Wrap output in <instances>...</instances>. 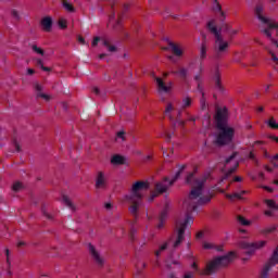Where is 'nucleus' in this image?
I'll return each instance as SVG.
<instances>
[{
    "label": "nucleus",
    "mask_w": 278,
    "mask_h": 278,
    "mask_svg": "<svg viewBox=\"0 0 278 278\" xmlns=\"http://www.w3.org/2000/svg\"><path fill=\"white\" fill-rule=\"evenodd\" d=\"M63 202L64 204L72 210V212H77V206L71 201V198L67 195H63Z\"/></svg>",
    "instance_id": "f3484780"
},
{
    "label": "nucleus",
    "mask_w": 278,
    "mask_h": 278,
    "mask_svg": "<svg viewBox=\"0 0 278 278\" xmlns=\"http://www.w3.org/2000/svg\"><path fill=\"white\" fill-rule=\"evenodd\" d=\"M194 81H197V84H203V78L201 77V74L194 76Z\"/></svg>",
    "instance_id": "49530a36"
},
{
    "label": "nucleus",
    "mask_w": 278,
    "mask_h": 278,
    "mask_svg": "<svg viewBox=\"0 0 278 278\" xmlns=\"http://www.w3.org/2000/svg\"><path fill=\"white\" fill-rule=\"evenodd\" d=\"M268 126L271 128V129H278V124L277 122L275 121V117H270L269 121H268Z\"/></svg>",
    "instance_id": "72a5a7b5"
},
{
    "label": "nucleus",
    "mask_w": 278,
    "mask_h": 278,
    "mask_svg": "<svg viewBox=\"0 0 278 278\" xmlns=\"http://www.w3.org/2000/svg\"><path fill=\"white\" fill-rule=\"evenodd\" d=\"M37 98L45 99V101H51V96L46 93H37Z\"/></svg>",
    "instance_id": "c9c22d12"
},
{
    "label": "nucleus",
    "mask_w": 278,
    "mask_h": 278,
    "mask_svg": "<svg viewBox=\"0 0 278 278\" xmlns=\"http://www.w3.org/2000/svg\"><path fill=\"white\" fill-rule=\"evenodd\" d=\"M100 40H101V37H94L91 42V47H97V45H99Z\"/></svg>",
    "instance_id": "a18cd8bd"
},
{
    "label": "nucleus",
    "mask_w": 278,
    "mask_h": 278,
    "mask_svg": "<svg viewBox=\"0 0 278 278\" xmlns=\"http://www.w3.org/2000/svg\"><path fill=\"white\" fill-rule=\"evenodd\" d=\"M168 45L172 48L174 55H177V58H181L184 55V51H181L177 45L173 43L172 41H168Z\"/></svg>",
    "instance_id": "dca6fc26"
},
{
    "label": "nucleus",
    "mask_w": 278,
    "mask_h": 278,
    "mask_svg": "<svg viewBox=\"0 0 278 278\" xmlns=\"http://www.w3.org/2000/svg\"><path fill=\"white\" fill-rule=\"evenodd\" d=\"M275 229H277L275 226L269 227V228H265L263 230V233H273V231H275Z\"/></svg>",
    "instance_id": "c03bdc74"
},
{
    "label": "nucleus",
    "mask_w": 278,
    "mask_h": 278,
    "mask_svg": "<svg viewBox=\"0 0 278 278\" xmlns=\"http://www.w3.org/2000/svg\"><path fill=\"white\" fill-rule=\"evenodd\" d=\"M35 90H37V92H42V86L39 84L35 85Z\"/></svg>",
    "instance_id": "5fc2aeb1"
},
{
    "label": "nucleus",
    "mask_w": 278,
    "mask_h": 278,
    "mask_svg": "<svg viewBox=\"0 0 278 278\" xmlns=\"http://www.w3.org/2000/svg\"><path fill=\"white\" fill-rule=\"evenodd\" d=\"M13 147H15V151H17V153H21V144L16 139H13Z\"/></svg>",
    "instance_id": "ea45409f"
},
{
    "label": "nucleus",
    "mask_w": 278,
    "mask_h": 278,
    "mask_svg": "<svg viewBox=\"0 0 278 278\" xmlns=\"http://www.w3.org/2000/svg\"><path fill=\"white\" fill-rule=\"evenodd\" d=\"M262 34H265V36H267V37L269 38V40H270L274 45H276V47H277L278 42H277V40H275V39L273 38V34L270 33L269 29H263V30H262Z\"/></svg>",
    "instance_id": "cd10ccee"
},
{
    "label": "nucleus",
    "mask_w": 278,
    "mask_h": 278,
    "mask_svg": "<svg viewBox=\"0 0 278 278\" xmlns=\"http://www.w3.org/2000/svg\"><path fill=\"white\" fill-rule=\"evenodd\" d=\"M207 181V176H202L201 178H194V173H190L186 177V184L191 186V191L188 197L184 201V207L187 210L185 219L176 222L175 233L176 240L173 243V249H179L181 247V242L186 240V229H188V225L193 223L192 212L199 207V205H205V203H210L212 198L210 195L203 194V188H205V182Z\"/></svg>",
    "instance_id": "f257e3e1"
},
{
    "label": "nucleus",
    "mask_w": 278,
    "mask_h": 278,
    "mask_svg": "<svg viewBox=\"0 0 278 278\" xmlns=\"http://www.w3.org/2000/svg\"><path fill=\"white\" fill-rule=\"evenodd\" d=\"M201 110H205V92H202V98L200 99Z\"/></svg>",
    "instance_id": "58836bf2"
},
{
    "label": "nucleus",
    "mask_w": 278,
    "mask_h": 278,
    "mask_svg": "<svg viewBox=\"0 0 278 278\" xmlns=\"http://www.w3.org/2000/svg\"><path fill=\"white\" fill-rule=\"evenodd\" d=\"M102 43L104 45V47H106V49H108V51H110V53H116V51H118L116 46L110 45V40H108V39H103Z\"/></svg>",
    "instance_id": "6ab92c4d"
},
{
    "label": "nucleus",
    "mask_w": 278,
    "mask_h": 278,
    "mask_svg": "<svg viewBox=\"0 0 278 278\" xmlns=\"http://www.w3.org/2000/svg\"><path fill=\"white\" fill-rule=\"evenodd\" d=\"M278 264V245L274 250L271 256L269 257L268 262L264 265L261 271V278L268 277V273L270 271L271 266H277Z\"/></svg>",
    "instance_id": "423d86ee"
},
{
    "label": "nucleus",
    "mask_w": 278,
    "mask_h": 278,
    "mask_svg": "<svg viewBox=\"0 0 278 278\" xmlns=\"http://www.w3.org/2000/svg\"><path fill=\"white\" fill-rule=\"evenodd\" d=\"M36 65L40 66L41 71H45L46 73H51V67L45 66L41 59H36Z\"/></svg>",
    "instance_id": "b1692460"
},
{
    "label": "nucleus",
    "mask_w": 278,
    "mask_h": 278,
    "mask_svg": "<svg viewBox=\"0 0 278 278\" xmlns=\"http://www.w3.org/2000/svg\"><path fill=\"white\" fill-rule=\"evenodd\" d=\"M59 27H60L61 29H66V28L68 27L66 20L60 18V20H59Z\"/></svg>",
    "instance_id": "f704fd0d"
},
{
    "label": "nucleus",
    "mask_w": 278,
    "mask_h": 278,
    "mask_svg": "<svg viewBox=\"0 0 278 278\" xmlns=\"http://www.w3.org/2000/svg\"><path fill=\"white\" fill-rule=\"evenodd\" d=\"M177 121V123H178V125L180 126V127H186V122H184V121H181V119H176Z\"/></svg>",
    "instance_id": "6e6d98bb"
},
{
    "label": "nucleus",
    "mask_w": 278,
    "mask_h": 278,
    "mask_svg": "<svg viewBox=\"0 0 278 278\" xmlns=\"http://www.w3.org/2000/svg\"><path fill=\"white\" fill-rule=\"evenodd\" d=\"M40 24L43 31H51V28L53 27V20L51 16H46L41 20Z\"/></svg>",
    "instance_id": "ddd939ff"
},
{
    "label": "nucleus",
    "mask_w": 278,
    "mask_h": 278,
    "mask_svg": "<svg viewBox=\"0 0 278 278\" xmlns=\"http://www.w3.org/2000/svg\"><path fill=\"white\" fill-rule=\"evenodd\" d=\"M216 128L219 130L215 144L217 147H226V144H231L233 142V136L236 130L227 125V108L217 109L216 115Z\"/></svg>",
    "instance_id": "f03ea898"
},
{
    "label": "nucleus",
    "mask_w": 278,
    "mask_h": 278,
    "mask_svg": "<svg viewBox=\"0 0 278 278\" xmlns=\"http://www.w3.org/2000/svg\"><path fill=\"white\" fill-rule=\"evenodd\" d=\"M226 199H229L230 201H233V199H238L239 201H242V193L235 192L232 194H226Z\"/></svg>",
    "instance_id": "393cba45"
},
{
    "label": "nucleus",
    "mask_w": 278,
    "mask_h": 278,
    "mask_svg": "<svg viewBox=\"0 0 278 278\" xmlns=\"http://www.w3.org/2000/svg\"><path fill=\"white\" fill-rule=\"evenodd\" d=\"M184 278H194V273L187 271V273H185Z\"/></svg>",
    "instance_id": "de8ad7c7"
},
{
    "label": "nucleus",
    "mask_w": 278,
    "mask_h": 278,
    "mask_svg": "<svg viewBox=\"0 0 278 278\" xmlns=\"http://www.w3.org/2000/svg\"><path fill=\"white\" fill-rule=\"evenodd\" d=\"M238 152H233L228 159H226L225 164H229L232 160H236Z\"/></svg>",
    "instance_id": "e433bc0d"
},
{
    "label": "nucleus",
    "mask_w": 278,
    "mask_h": 278,
    "mask_svg": "<svg viewBox=\"0 0 278 278\" xmlns=\"http://www.w3.org/2000/svg\"><path fill=\"white\" fill-rule=\"evenodd\" d=\"M207 28L215 36V46H214V59L220 60L223 55H225L229 49V42L225 41L223 38V34L220 31H229L230 26L225 24L220 30L214 25V21L207 23Z\"/></svg>",
    "instance_id": "20e7f679"
},
{
    "label": "nucleus",
    "mask_w": 278,
    "mask_h": 278,
    "mask_svg": "<svg viewBox=\"0 0 278 278\" xmlns=\"http://www.w3.org/2000/svg\"><path fill=\"white\" fill-rule=\"evenodd\" d=\"M184 170H186V165H182L180 169L175 174L174 178L169 180V186H173L175 181L181 177V173H184Z\"/></svg>",
    "instance_id": "aec40b11"
},
{
    "label": "nucleus",
    "mask_w": 278,
    "mask_h": 278,
    "mask_svg": "<svg viewBox=\"0 0 278 278\" xmlns=\"http://www.w3.org/2000/svg\"><path fill=\"white\" fill-rule=\"evenodd\" d=\"M156 197H160V193H157V191L154 190L149 198L150 203H152V201H154Z\"/></svg>",
    "instance_id": "79ce46f5"
},
{
    "label": "nucleus",
    "mask_w": 278,
    "mask_h": 278,
    "mask_svg": "<svg viewBox=\"0 0 278 278\" xmlns=\"http://www.w3.org/2000/svg\"><path fill=\"white\" fill-rule=\"evenodd\" d=\"M173 75H179L181 79H186L188 77V70L185 67H180L178 72H172Z\"/></svg>",
    "instance_id": "412c9836"
},
{
    "label": "nucleus",
    "mask_w": 278,
    "mask_h": 278,
    "mask_svg": "<svg viewBox=\"0 0 278 278\" xmlns=\"http://www.w3.org/2000/svg\"><path fill=\"white\" fill-rule=\"evenodd\" d=\"M151 160H153V155H147V156L143 159V162H151Z\"/></svg>",
    "instance_id": "13d9d810"
},
{
    "label": "nucleus",
    "mask_w": 278,
    "mask_h": 278,
    "mask_svg": "<svg viewBox=\"0 0 278 278\" xmlns=\"http://www.w3.org/2000/svg\"><path fill=\"white\" fill-rule=\"evenodd\" d=\"M229 177H231L227 172L224 174V176L222 177L220 181H225V179H229Z\"/></svg>",
    "instance_id": "864d4df0"
},
{
    "label": "nucleus",
    "mask_w": 278,
    "mask_h": 278,
    "mask_svg": "<svg viewBox=\"0 0 278 278\" xmlns=\"http://www.w3.org/2000/svg\"><path fill=\"white\" fill-rule=\"evenodd\" d=\"M31 50L34 51V53H37V55H45V50L42 48H39L37 45H33Z\"/></svg>",
    "instance_id": "7c9ffc66"
},
{
    "label": "nucleus",
    "mask_w": 278,
    "mask_h": 278,
    "mask_svg": "<svg viewBox=\"0 0 278 278\" xmlns=\"http://www.w3.org/2000/svg\"><path fill=\"white\" fill-rule=\"evenodd\" d=\"M149 190V181L139 180L135 182L130 189V193L125 195L126 201L130 203L129 212L136 220H138V214L140 212V206L142 205V199H144V193Z\"/></svg>",
    "instance_id": "7ed1b4c3"
},
{
    "label": "nucleus",
    "mask_w": 278,
    "mask_h": 278,
    "mask_svg": "<svg viewBox=\"0 0 278 278\" xmlns=\"http://www.w3.org/2000/svg\"><path fill=\"white\" fill-rule=\"evenodd\" d=\"M213 11L220 12L222 16H225V12H223V7L218 3V0H214Z\"/></svg>",
    "instance_id": "5701e85b"
},
{
    "label": "nucleus",
    "mask_w": 278,
    "mask_h": 278,
    "mask_svg": "<svg viewBox=\"0 0 278 278\" xmlns=\"http://www.w3.org/2000/svg\"><path fill=\"white\" fill-rule=\"evenodd\" d=\"M191 268H193V270H199V265L197 264V262H193L192 264H191Z\"/></svg>",
    "instance_id": "4d7b16f0"
},
{
    "label": "nucleus",
    "mask_w": 278,
    "mask_h": 278,
    "mask_svg": "<svg viewBox=\"0 0 278 278\" xmlns=\"http://www.w3.org/2000/svg\"><path fill=\"white\" fill-rule=\"evenodd\" d=\"M213 81L215 84L216 90H219V92H223V90H225V87H223V80L220 78V71L218 70V67L215 68Z\"/></svg>",
    "instance_id": "f8f14e48"
},
{
    "label": "nucleus",
    "mask_w": 278,
    "mask_h": 278,
    "mask_svg": "<svg viewBox=\"0 0 278 278\" xmlns=\"http://www.w3.org/2000/svg\"><path fill=\"white\" fill-rule=\"evenodd\" d=\"M117 138H121L122 140H126V138H125V131H118V132H117Z\"/></svg>",
    "instance_id": "603ef678"
},
{
    "label": "nucleus",
    "mask_w": 278,
    "mask_h": 278,
    "mask_svg": "<svg viewBox=\"0 0 278 278\" xmlns=\"http://www.w3.org/2000/svg\"><path fill=\"white\" fill-rule=\"evenodd\" d=\"M105 210H112V203H105L104 204Z\"/></svg>",
    "instance_id": "e2e57ef3"
},
{
    "label": "nucleus",
    "mask_w": 278,
    "mask_h": 278,
    "mask_svg": "<svg viewBox=\"0 0 278 278\" xmlns=\"http://www.w3.org/2000/svg\"><path fill=\"white\" fill-rule=\"evenodd\" d=\"M264 190H267V192H273V188L268 187V186H264L263 187Z\"/></svg>",
    "instance_id": "338daca9"
},
{
    "label": "nucleus",
    "mask_w": 278,
    "mask_h": 278,
    "mask_svg": "<svg viewBox=\"0 0 278 278\" xmlns=\"http://www.w3.org/2000/svg\"><path fill=\"white\" fill-rule=\"evenodd\" d=\"M207 58V43L202 42L200 49V60L203 61Z\"/></svg>",
    "instance_id": "a211bd4d"
},
{
    "label": "nucleus",
    "mask_w": 278,
    "mask_h": 278,
    "mask_svg": "<svg viewBox=\"0 0 278 278\" xmlns=\"http://www.w3.org/2000/svg\"><path fill=\"white\" fill-rule=\"evenodd\" d=\"M34 73H36V71H34V68H28L27 70V75H34Z\"/></svg>",
    "instance_id": "69168bd1"
},
{
    "label": "nucleus",
    "mask_w": 278,
    "mask_h": 278,
    "mask_svg": "<svg viewBox=\"0 0 278 278\" xmlns=\"http://www.w3.org/2000/svg\"><path fill=\"white\" fill-rule=\"evenodd\" d=\"M111 164L114 166H123V164H125V156L121 154L113 155L111 159Z\"/></svg>",
    "instance_id": "2eb2a0df"
},
{
    "label": "nucleus",
    "mask_w": 278,
    "mask_h": 278,
    "mask_svg": "<svg viewBox=\"0 0 278 278\" xmlns=\"http://www.w3.org/2000/svg\"><path fill=\"white\" fill-rule=\"evenodd\" d=\"M96 188L98 190H105L108 188V179H105V175L103 172H99L96 178Z\"/></svg>",
    "instance_id": "1a4fd4ad"
},
{
    "label": "nucleus",
    "mask_w": 278,
    "mask_h": 278,
    "mask_svg": "<svg viewBox=\"0 0 278 278\" xmlns=\"http://www.w3.org/2000/svg\"><path fill=\"white\" fill-rule=\"evenodd\" d=\"M192 105V98L186 97L182 99V110H186V108H190Z\"/></svg>",
    "instance_id": "a878e982"
},
{
    "label": "nucleus",
    "mask_w": 278,
    "mask_h": 278,
    "mask_svg": "<svg viewBox=\"0 0 278 278\" xmlns=\"http://www.w3.org/2000/svg\"><path fill=\"white\" fill-rule=\"evenodd\" d=\"M233 257H236L235 252H229L227 255L217 256L213 261L206 263L203 275L210 277V275H214V273H218L220 268H225V266H229L231 262H233Z\"/></svg>",
    "instance_id": "39448f33"
},
{
    "label": "nucleus",
    "mask_w": 278,
    "mask_h": 278,
    "mask_svg": "<svg viewBox=\"0 0 278 278\" xmlns=\"http://www.w3.org/2000/svg\"><path fill=\"white\" fill-rule=\"evenodd\" d=\"M168 217V204L165 205V208L161 212L159 217L157 229H162L164 227V223H166V218Z\"/></svg>",
    "instance_id": "4468645a"
},
{
    "label": "nucleus",
    "mask_w": 278,
    "mask_h": 278,
    "mask_svg": "<svg viewBox=\"0 0 278 278\" xmlns=\"http://www.w3.org/2000/svg\"><path fill=\"white\" fill-rule=\"evenodd\" d=\"M166 249H168V242H165L163 245H161L159 251L162 253V251H166Z\"/></svg>",
    "instance_id": "8fccbe9b"
},
{
    "label": "nucleus",
    "mask_w": 278,
    "mask_h": 278,
    "mask_svg": "<svg viewBox=\"0 0 278 278\" xmlns=\"http://www.w3.org/2000/svg\"><path fill=\"white\" fill-rule=\"evenodd\" d=\"M122 21H123V14H118V18L116 23L113 25L114 31H121V29H123V25L121 24Z\"/></svg>",
    "instance_id": "4be33fe9"
},
{
    "label": "nucleus",
    "mask_w": 278,
    "mask_h": 278,
    "mask_svg": "<svg viewBox=\"0 0 278 278\" xmlns=\"http://www.w3.org/2000/svg\"><path fill=\"white\" fill-rule=\"evenodd\" d=\"M238 222L240 223V225H243L244 227H249V225H251V222L247 220V218L240 215L238 216Z\"/></svg>",
    "instance_id": "473e14b6"
},
{
    "label": "nucleus",
    "mask_w": 278,
    "mask_h": 278,
    "mask_svg": "<svg viewBox=\"0 0 278 278\" xmlns=\"http://www.w3.org/2000/svg\"><path fill=\"white\" fill-rule=\"evenodd\" d=\"M12 190L13 192H21V190H23V182L21 181L14 182L12 186Z\"/></svg>",
    "instance_id": "c85d7f7f"
},
{
    "label": "nucleus",
    "mask_w": 278,
    "mask_h": 278,
    "mask_svg": "<svg viewBox=\"0 0 278 278\" xmlns=\"http://www.w3.org/2000/svg\"><path fill=\"white\" fill-rule=\"evenodd\" d=\"M198 90L203 94V87L201 86V83H198Z\"/></svg>",
    "instance_id": "0e129e2a"
},
{
    "label": "nucleus",
    "mask_w": 278,
    "mask_h": 278,
    "mask_svg": "<svg viewBox=\"0 0 278 278\" xmlns=\"http://www.w3.org/2000/svg\"><path fill=\"white\" fill-rule=\"evenodd\" d=\"M138 232V230H136V228H131L130 229V240H134V237L136 236V233Z\"/></svg>",
    "instance_id": "09e8293b"
},
{
    "label": "nucleus",
    "mask_w": 278,
    "mask_h": 278,
    "mask_svg": "<svg viewBox=\"0 0 278 278\" xmlns=\"http://www.w3.org/2000/svg\"><path fill=\"white\" fill-rule=\"evenodd\" d=\"M195 238L198 240H201V238H203V231H199L197 235H195Z\"/></svg>",
    "instance_id": "bf43d9fd"
},
{
    "label": "nucleus",
    "mask_w": 278,
    "mask_h": 278,
    "mask_svg": "<svg viewBox=\"0 0 278 278\" xmlns=\"http://www.w3.org/2000/svg\"><path fill=\"white\" fill-rule=\"evenodd\" d=\"M12 16H13L14 18H18V11L13 10V11H12Z\"/></svg>",
    "instance_id": "052dcab7"
},
{
    "label": "nucleus",
    "mask_w": 278,
    "mask_h": 278,
    "mask_svg": "<svg viewBox=\"0 0 278 278\" xmlns=\"http://www.w3.org/2000/svg\"><path fill=\"white\" fill-rule=\"evenodd\" d=\"M238 166H240V163L237 162V163L235 164V166H233L232 168L228 169V172H226V173L229 174L230 176L233 175V173H235L236 170H238Z\"/></svg>",
    "instance_id": "4c0bfd02"
},
{
    "label": "nucleus",
    "mask_w": 278,
    "mask_h": 278,
    "mask_svg": "<svg viewBox=\"0 0 278 278\" xmlns=\"http://www.w3.org/2000/svg\"><path fill=\"white\" fill-rule=\"evenodd\" d=\"M63 8L67 12H75V7H73V4H71L67 0H63Z\"/></svg>",
    "instance_id": "bb28decb"
},
{
    "label": "nucleus",
    "mask_w": 278,
    "mask_h": 278,
    "mask_svg": "<svg viewBox=\"0 0 278 278\" xmlns=\"http://www.w3.org/2000/svg\"><path fill=\"white\" fill-rule=\"evenodd\" d=\"M265 51L269 53V55H271V60L273 62H275L276 64H278V58L277 54H275V52H273V50H270V48L268 47H264Z\"/></svg>",
    "instance_id": "c756f323"
},
{
    "label": "nucleus",
    "mask_w": 278,
    "mask_h": 278,
    "mask_svg": "<svg viewBox=\"0 0 278 278\" xmlns=\"http://www.w3.org/2000/svg\"><path fill=\"white\" fill-rule=\"evenodd\" d=\"M77 40H78V42H79L80 45H86V39H84V37H83L81 35H79V36L77 37Z\"/></svg>",
    "instance_id": "3c124183"
},
{
    "label": "nucleus",
    "mask_w": 278,
    "mask_h": 278,
    "mask_svg": "<svg viewBox=\"0 0 278 278\" xmlns=\"http://www.w3.org/2000/svg\"><path fill=\"white\" fill-rule=\"evenodd\" d=\"M233 181H242V177L236 176V177L233 178Z\"/></svg>",
    "instance_id": "774afa93"
},
{
    "label": "nucleus",
    "mask_w": 278,
    "mask_h": 278,
    "mask_svg": "<svg viewBox=\"0 0 278 278\" xmlns=\"http://www.w3.org/2000/svg\"><path fill=\"white\" fill-rule=\"evenodd\" d=\"M27 243H25V241H20L17 243V248L21 249V247H26Z\"/></svg>",
    "instance_id": "680f3d73"
},
{
    "label": "nucleus",
    "mask_w": 278,
    "mask_h": 278,
    "mask_svg": "<svg viewBox=\"0 0 278 278\" xmlns=\"http://www.w3.org/2000/svg\"><path fill=\"white\" fill-rule=\"evenodd\" d=\"M152 77H154L157 84V88L161 92H169L172 90L173 83H169V86H166V84H164V80H162V78L155 77V73H152Z\"/></svg>",
    "instance_id": "9b49d317"
},
{
    "label": "nucleus",
    "mask_w": 278,
    "mask_h": 278,
    "mask_svg": "<svg viewBox=\"0 0 278 278\" xmlns=\"http://www.w3.org/2000/svg\"><path fill=\"white\" fill-rule=\"evenodd\" d=\"M42 214L43 216H46V218H48V220H53V215L47 213V210H45V207H42Z\"/></svg>",
    "instance_id": "37998d69"
},
{
    "label": "nucleus",
    "mask_w": 278,
    "mask_h": 278,
    "mask_svg": "<svg viewBox=\"0 0 278 278\" xmlns=\"http://www.w3.org/2000/svg\"><path fill=\"white\" fill-rule=\"evenodd\" d=\"M265 203L268 207H271V210H278V205L275 200H265Z\"/></svg>",
    "instance_id": "2f4dec72"
},
{
    "label": "nucleus",
    "mask_w": 278,
    "mask_h": 278,
    "mask_svg": "<svg viewBox=\"0 0 278 278\" xmlns=\"http://www.w3.org/2000/svg\"><path fill=\"white\" fill-rule=\"evenodd\" d=\"M263 247H266V241H256L252 243L247 241L240 242V248L247 250V255H253L257 249H263Z\"/></svg>",
    "instance_id": "0eeeda50"
},
{
    "label": "nucleus",
    "mask_w": 278,
    "mask_h": 278,
    "mask_svg": "<svg viewBox=\"0 0 278 278\" xmlns=\"http://www.w3.org/2000/svg\"><path fill=\"white\" fill-rule=\"evenodd\" d=\"M175 108L173 106V103H167V106L165 109V114H170Z\"/></svg>",
    "instance_id": "a19ab883"
},
{
    "label": "nucleus",
    "mask_w": 278,
    "mask_h": 278,
    "mask_svg": "<svg viewBox=\"0 0 278 278\" xmlns=\"http://www.w3.org/2000/svg\"><path fill=\"white\" fill-rule=\"evenodd\" d=\"M170 179L168 177H164L161 181L155 184L154 190L157 194H164V192H168V188H170Z\"/></svg>",
    "instance_id": "6e6552de"
},
{
    "label": "nucleus",
    "mask_w": 278,
    "mask_h": 278,
    "mask_svg": "<svg viewBox=\"0 0 278 278\" xmlns=\"http://www.w3.org/2000/svg\"><path fill=\"white\" fill-rule=\"evenodd\" d=\"M89 253L98 266H103V257H101V254H99L94 245L91 243H89Z\"/></svg>",
    "instance_id": "9d476101"
}]
</instances>
